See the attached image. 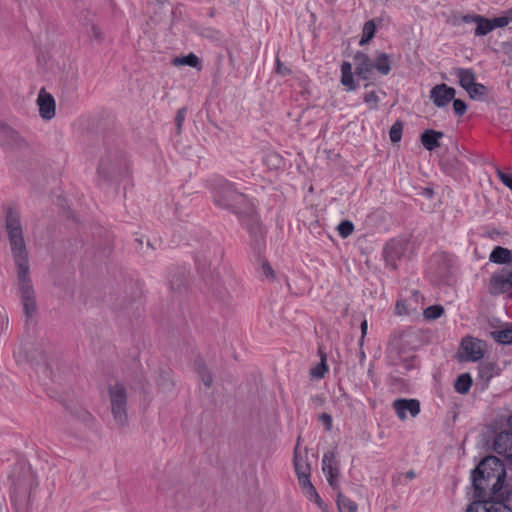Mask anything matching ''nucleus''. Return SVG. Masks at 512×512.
<instances>
[{
    "instance_id": "obj_20",
    "label": "nucleus",
    "mask_w": 512,
    "mask_h": 512,
    "mask_svg": "<svg viewBox=\"0 0 512 512\" xmlns=\"http://www.w3.org/2000/svg\"><path fill=\"white\" fill-rule=\"evenodd\" d=\"M374 70L379 72L381 75H387L389 74L391 70V61L390 56L386 53L380 52L377 53L374 61Z\"/></svg>"
},
{
    "instance_id": "obj_23",
    "label": "nucleus",
    "mask_w": 512,
    "mask_h": 512,
    "mask_svg": "<svg viewBox=\"0 0 512 512\" xmlns=\"http://www.w3.org/2000/svg\"><path fill=\"white\" fill-rule=\"evenodd\" d=\"M173 65H175V66L186 65V66H190V67H194V68H200V60L195 54L190 53L187 56L174 58Z\"/></svg>"
},
{
    "instance_id": "obj_42",
    "label": "nucleus",
    "mask_w": 512,
    "mask_h": 512,
    "mask_svg": "<svg viewBox=\"0 0 512 512\" xmlns=\"http://www.w3.org/2000/svg\"><path fill=\"white\" fill-rule=\"evenodd\" d=\"M507 424L510 428V431L509 433H512V414L509 416L508 420H507Z\"/></svg>"
},
{
    "instance_id": "obj_46",
    "label": "nucleus",
    "mask_w": 512,
    "mask_h": 512,
    "mask_svg": "<svg viewBox=\"0 0 512 512\" xmlns=\"http://www.w3.org/2000/svg\"><path fill=\"white\" fill-rule=\"evenodd\" d=\"M511 21H512V9L509 10Z\"/></svg>"
},
{
    "instance_id": "obj_16",
    "label": "nucleus",
    "mask_w": 512,
    "mask_h": 512,
    "mask_svg": "<svg viewBox=\"0 0 512 512\" xmlns=\"http://www.w3.org/2000/svg\"><path fill=\"white\" fill-rule=\"evenodd\" d=\"M354 60L356 74L363 79H368L374 71L373 61L368 55L360 52L355 55Z\"/></svg>"
},
{
    "instance_id": "obj_9",
    "label": "nucleus",
    "mask_w": 512,
    "mask_h": 512,
    "mask_svg": "<svg viewBox=\"0 0 512 512\" xmlns=\"http://www.w3.org/2000/svg\"><path fill=\"white\" fill-rule=\"evenodd\" d=\"M456 90L446 84H438L430 91V99L436 107L447 106L455 97Z\"/></svg>"
},
{
    "instance_id": "obj_6",
    "label": "nucleus",
    "mask_w": 512,
    "mask_h": 512,
    "mask_svg": "<svg viewBox=\"0 0 512 512\" xmlns=\"http://www.w3.org/2000/svg\"><path fill=\"white\" fill-rule=\"evenodd\" d=\"M488 287L493 295L510 292L512 290V263L493 272Z\"/></svg>"
},
{
    "instance_id": "obj_14",
    "label": "nucleus",
    "mask_w": 512,
    "mask_h": 512,
    "mask_svg": "<svg viewBox=\"0 0 512 512\" xmlns=\"http://www.w3.org/2000/svg\"><path fill=\"white\" fill-rule=\"evenodd\" d=\"M494 450L512 463V433L501 432L494 440Z\"/></svg>"
},
{
    "instance_id": "obj_41",
    "label": "nucleus",
    "mask_w": 512,
    "mask_h": 512,
    "mask_svg": "<svg viewBox=\"0 0 512 512\" xmlns=\"http://www.w3.org/2000/svg\"><path fill=\"white\" fill-rule=\"evenodd\" d=\"M183 119H184L183 111H179L177 114V118H176L178 126L181 125V122L183 121Z\"/></svg>"
},
{
    "instance_id": "obj_21",
    "label": "nucleus",
    "mask_w": 512,
    "mask_h": 512,
    "mask_svg": "<svg viewBox=\"0 0 512 512\" xmlns=\"http://www.w3.org/2000/svg\"><path fill=\"white\" fill-rule=\"evenodd\" d=\"M456 76L459 79L460 86L467 90L475 83V75L470 69H457Z\"/></svg>"
},
{
    "instance_id": "obj_18",
    "label": "nucleus",
    "mask_w": 512,
    "mask_h": 512,
    "mask_svg": "<svg viewBox=\"0 0 512 512\" xmlns=\"http://www.w3.org/2000/svg\"><path fill=\"white\" fill-rule=\"evenodd\" d=\"M443 137V133L435 130H426L421 135L422 145L429 151L440 146L439 140Z\"/></svg>"
},
{
    "instance_id": "obj_36",
    "label": "nucleus",
    "mask_w": 512,
    "mask_h": 512,
    "mask_svg": "<svg viewBox=\"0 0 512 512\" xmlns=\"http://www.w3.org/2000/svg\"><path fill=\"white\" fill-rule=\"evenodd\" d=\"M198 373L201 375L202 381L204 382V384L206 386H209L212 382L211 375L208 372H205L202 367H199Z\"/></svg>"
},
{
    "instance_id": "obj_40",
    "label": "nucleus",
    "mask_w": 512,
    "mask_h": 512,
    "mask_svg": "<svg viewBox=\"0 0 512 512\" xmlns=\"http://www.w3.org/2000/svg\"><path fill=\"white\" fill-rule=\"evenodd\" d=\"M367 321L364 320L362 323H361V332H362V337L366 334L367 332Z\"/></svg>"
},
{
    "instance_id": "obj_3",
    "label": "nucleus",
    "mask_w": 512,
    "mask_h": 512,
    "mask_svg": "<svg viewBox=\"0 0 512 512\" xmlns=\"http://www.w3.org/2000/svg\"><path fill=\"white\" fill-rule=\"evenodd\" d=\"M506 471L503 463L495 456L484 458L472 474L474 497L485 496L486 489L496 495L503 487Z\"/></svg>"
},
{
    "instance_id": "obj_44",
    "label": "nucleus",
    "mask_w": 512,
    "mask_h": 512,
    "mask_svg": "<svg viewBox=\"0 0 512 512\" xmlns=\"http://www.w3.org/2000/svg\"><path fill=\"white\" fill-rule=\"evenodd\" d=\"M283 67H282V64L280 63L279 60H277V72L278 73H283Z\"/></svg>"
},
{
    "instance_id": "obj_45",
    "label": "nucleus",
    "mask_w": 512,
    "mask_h": 512,
    "mask_svg": "<svg viewBox=\"0 0 512 512\" xmlns=\"http://www.w3.org/2000/svg\"><path fill=\"white\" fill-rule=\"evenodd\" d=\"M396 309H397V312L400 314L401 311H400V304L399 303L396 305Z\"/></svg>"
},
{
    "instance_id": "obj_33",
    "label": "nucleus",
    "mask_w": 512,
    "mask_h": 512,
    "mask_svg": "<svg viewBox=\"0 0 512 512\" xmlns=\"http://www.w3.org/2000/svg\"><path fill=\"white\" fill-rule=\"evenodd\" d=\"M299 484L309 500H311L314 497V495L317 494V491L315 490L310 480H306Z\"/></svg>"
},
{
    "instance_id": "obj_25",
    "label": "nucleus",
    "mask_w": 512,
    "mask_h": 512,
    "mask_svg": "<svg viewBox=\"0 0 512 512\" xmlns=\"http://www.w3.org/2000/svg\"><path fill=\"white\" fill-rule=\"evenodd\" d=\"M495 341L501 344H512V327L503 328L492 332Z\"/></svg>"
},
{
    "instance_id": "obj_10",
    "label": "nucleus",
    "mask_w": 512,
    "mask_h": 512,
    "mask_svg": "<svg viewBox=\"0 0 512 512\" xmlns=\"http://www.w3.org/2000/svg\"><path fill=\"white\" fill-rule=\"evenodd\" d=\"M39 115L43 120H51L56 114V104L53 96L45 89L39 91L37 97Z\"/></svg>"
},
{
    "instance_id": "obj_30",
    "label": "nucleus",
    "mask_w": 512,
    "mask_h": 512,
    "mask_svg": "<svg viewBox=\"0 0 512 512\" xmlns=\"http://www.w3.org/2000/svg\"><path fill=\"white\" fill-rule=\"evenodd\" d=\"M380 98L375 91L367 92L364 95V102L369 106L370 109L374 110L377 108Z\"/></svg>"
},
{
    "instance_id": "obj_35",
    "label": "nucleus",
    "mask_w": 512,
    "mask_h": 512,
    "mask_svg": "<svg viewBox=\"0 0 512 512\" xmlns=\"http://www.w3.org/2000/svg\"><path fill=\"white\" fill-rule=\"evenodd\" d=\"M499 179L501 180V182L507 186L510 190H512V176L502 172V171H498L497 173Z\"/></svg>"
},
{
    "instance_id": "obj_26",
    "label": "nucleus",
    "mask_w": 512,
    "mask_h": 512,
    "mask_svg": "<svg viewBox=\"0 0 512 512\" xmlns=\"http://www.w3.org/2000/svg\"><path fill=\"white\" fill-rule=\"evenodd\" d=\"M376 32V25L374 21H368L364 24L363 30H362V37L359 41V44L361 46L367 44L375 35Z\"/></svg>"
},
{
    "instance_id": "obj_37",
    "label": "nucleus",
    "mask_w": 512,
    "mask_h": 512,
    "mask_svg": "<svg viewBox=\"0 0 512 512\" xmlns=\"http://www.w3.org/2000/svg\"><path fill=\"white\" fill-rule=\"evenodd\" d=\"M311 501H313L319 508L325 509V504L318 493L314 495Z\"/></svg>"
},
{
    "instance_id": "obj_5",
    "label": "nucleus",
    "mask_w": 512,
    "mask_h": 512,
    "mask_svg": "<svg viewBox=\"0 0 512 512\" xmlns=\"http://www.w3.org/2000/svg\"><path fill=\"white\" fill-rule=\"evenodd\" d=\"M110 406L114 421L119 426L127 423V393L123 384L115 383L109 388Z\"/></svg>"
},
{
    "instance_id": "obj_39",
    "label": "nucleus",
    "mask_w": 512,
    "mask_h": 512,
    "mask_svg": "<svg viewBox=\"0 0 512 512\" xmlns=\"http://www.w3.org/2000/svg\"><path fill=\"white\" fill-rule=\"evenodd\" d=\"M321 419L324 423H326L329 427L331 426V422H332V419L330 417V415L328 414H322L321 415Z\"/></svg>"
},
{
    "instance_id": "obj_12",
    "label": "nucleus",
    "mask_w": 512,
    "mask_h": 512,
    "mask_svg": "<svg viewBox=\"0 0 512 512\" xmlns=\"http://www.w3.org/2000/svg\"><path fill=\"white\" fill-rule=\"evenodd\" d=\"M0 144L6 148L15 149L22 147L25 142L20 134L12 127L0 124Z\"/></svg>"
},
{
    "instance_id": "obj_19",
    "label": "nucleus",
    "mask_w": 512,
    "mask_h": 512,
    "mask_svg": "<svg viewBox=\"0 0 512 512\" xmlns=\"http://www.w3.org/2000/svg\"><path fill=\"white\" fill-rule=\"evenodd\" d=\"M341 83L346 87L347 91H354L356 89L352 65L349 62H343L341 65Z\"/></svg>"
},
{
    "instance_id": "obj_1",
    "label": "nucleus",
    "mask_w": 512,
    "mask_h": 512,
    "mask_svg": "<svg viewBox=\"0 0 512 512\" xmlns=\"http://www.w3.org/2000/svg\"><path fill=\"white\" fill-rule=\"evenodd\" d=\"M6 231L17 270V292L27 317L36 313V300L30 278L28 252L23 238L19 214L9 210L6 214Z\"/></svg>"
},
{
    "instance_id": "obj_32",
    "label": "nucleus",
    "mask_w": 512,
    "mask_h": 512,
    "mask_svg": "<svg viewBox=\"0 0 512 512\" xmlns=\"http://www.w3.org/2000/svg\"><path fill=\"white\" fill-rule=\"evenodd\" d=\"M390 140L393 143H397L401 140L402 126L399 123H395L389 131Z\"/></svg>"
},
{
    "instance_id": "obj_28",
    "label": "nucleus",
    "mask_w": 512,
    "mask_h": 512,
    "mask_svg": "<svg viewBox=\"0 0 512 512\" xmlns=\"http://www.w3.org/2000/svg\"><path fill=\"white\" fill-rule=\"evenodd\" d=\"M327 370L328 368L326 365V358L322 356L321 362L311 369L310 374L313 378H322L327 372Z\"/></svg>"
},
{
    "instance_id": "obj_4",
    "label": "nucleus",
    "mask_w": 512,
    "mask_h": 512,
    "mask_svg": "<svg viewBox=\"0 0 512 512\" xmlns=\"http://www.w3.org/2000/svg\"><path fill=\"white\" fill-rule=\"evenodd\" d=\"M465 23H474L476 25L474 35L485 36L496 28L506 27L511 21L509 10L502 16L493 19L485 18L477 14H467L462 17Z\"/></svg>"
},
{
    "instance_id": "obj_27",
    "label": "nucleus",
    "mask_w": 512,
    "mask_h": 512,
    "mask_svg": "<svg viewBox=\"0 0 512 512\" xmlns=\"http://www.w3.org/2000/svg\"><path fill=\"white\" fill-rule=\"evenodd\" d=\"M466 91L469 94L470 98L475 100L483 99L487 93L486 87L483 84L476 82L472 86H470Z\"/></svg>"
},
{
    "instance_id": "obj_38",
    "label": "nucleus",
    "mask_w": 512,
    "mask_h": 512,
    "mask_svg": "<svg viewBox=\"0 0 512 512\" xmlns=\"http://www.w3.org/2000/svg\"><path fill=\"white\" fill-rule=\"evenodd\" d=\"M262 269L266 276H272L273 270L268 264H263Z\"/></svg>"
},
{
    "instance_id": "obj_8",
    "label": "nucleus",
    "mask_w": 512,
    "mask_h": 512,
    "mask_svg": "<svg viewBox=\"0 0 512 512\" xmlns=\"http://www.w3.org/2000/svg\"><path fill=\"white\" fill-rule=\"evenodd\" d=\"M466 512H512L502 501L485 499L484 496L475 500L466 508Z\"/></svg>"
},
{
    "instance_id": "obj_15",
    "label": "nucleus",
    "mask_w": 512,
    "mask_h": 512,
    "mask_svg": "<svg viewBox=\"0 0 512 512\" xmlns=\"http://www.w3.org/2000/svg\"><path fill=\"white\" fill-rule=\"evenodd\" d=\"M294 467L299 483L310 480V465L307 461L306 453H302L298 446L294 453Z\"/></svg>"
},
{
    "instance_id": "obj_43",
    "label": "nucleus",
    "mask_w": 512,
    "mask_h": 512,
    "mask_svg": "<svg viewBox=\"0 0 512 512\" xmlns=\"http://www.w3.org/2000/svg\"><path fill=\"white\" fill-rule=\"evenodd\" d=\"M93 33H94V36H95L96 38H99V37H100V35H101V33H100L99 29H98V28H96V27H93Z\"/></svg>"
},
{
    "instance_id": "obj_29",
    "label": "nucleus",
    "mask_w": 512,
    "mask_h": 512,
    "mask_svg": "<svg viewBox=\"0 0 512 512\" xmlns=\"http://www.w3.org/2000/svg\"><path fill=\"white\" fill-rule=\"evenodd\" d=\"M338 233L342 238H347L353 233L354 225L350 221H342L337 227Z\"/></svg>"
},
{
    "instance_id": "obj_11",
    "label": "nucleus",
    "mask_w": 512,
    "mask_h": 512,
    "mask_svg": "<svg viewBox=\"0 0 512 512\" xmlns=\"http://www.w3.org/2000/svg\"><path fill=\"white\" fill-rule=\"evenodd\" d=\"M393 408L400 420H405L408 414L415 417L420 412V404L415 399H397L393 403Z\"/></svg>"
},
{
    "instance_id": "obj_22",
    "label": "nucleus",
    "mask_w": 512,
    "mask_h": 512,
    "mask_svg": "<svg viewBox=\"0 0 512 512\" xmlns=\"http://www.w3.org/2000/svg\"><path fill=\"white\" fill-rule=\"evenodd\" d=\"M472 385V378L468 373L461 374L457 377L454 388L460 394H466Z\"/></svg>"
},
{
    "instance_id": "obj_24",
    "label": "nucleus",
    "mask_w": 512,
    "mask_h": 512,
    "mask_svg": "<svg viewBox=\"0 0 512 512\" xmlns=\"http://www.w3.org/2000/svg\"><path fill=\"white\" fill-rule=\"evenodd\" d=\"M337 505L339 512H357V505L354 501L348 499L341 493L337 497Z\"/></svg>"
},
{
    "instance_id": "obj_31",
    "label": "nucleus",
    "mask_w": 512,
    "mask_h": 512,
    "mask_svg": "<svg viewBox=\"0 0 512 512\" xmlns=\"http://www.w3.org/2000/svg\"><path fill=\"white\" fill-rule=\"evenodd\" d=\"M443 313V308L441 306H430L424 310V316L427 319H437Z\"/></svg>"
},
{
    "instance_id": "obj_34",
    "label": "nucleus",
    "mask_w": 512,
    "mask_h": 512,
    "mask_svg": "<svg viewBox=\"0 0 512 512\" xmlns=\"http://www.w3.org/2000/svg\"><path fill=\"white\" fill-rule=\"evenodd\" d=\"M453 110L456 115H463L467 110V105L460 99H453Z\"/></svg>"
},
{
    "instance_id": "obj_13",
    "label": "nucleus",
    "mask_w": 512,
    "mask_h": 512,
    "mask_svg": "<svg viewBox=\"0 0 512 512\" xmlns=\"http://www.w3.org/2000/svg\"><path fill=\"white\" fill-rule=\"evenodd\" d=\"M322 470L330 486L336 488L338 486L339 472L334 454L332 452H327L324 454L322 459Z\"/></svg>"
},
{
    "instance_id": "obj_2",
    "label": "nucleus",
    "mask_w": 512,
    "mask_h": 512,
    "mask_svg": "<svg viewBox=\"0 0 512 512\" xmlns=\"http://www.w3.org/2000/svg\"><path fill=\"white\" fill-rule=\"evenodd\" d=\"M213 201L217 206L235 213L251 233L258 232L259 217L254 202L238 192L233 183L222 181L213 192Z\"/></svg>"
},
{
    "instance_id": "obj_47",
    "label": "nucleus",
    "mask_w": 512,
    "mask_h": 512,
    "mask_svg": "<svg viewBox=\"0 0 512 512\" xmlns=\"http://www.w3.org/2000/svg\"><path fill=\"white\" fill-rule=\"evenodd\" d=\"M490 238L495 239V237H494V233H491V234H490Z\"/></svg>"
},
{
    "instance_id": "obj_17",
    "label": "nucleus",
    "mask_w": 512,
    "mask_h": 512,
    "mask_svg": "<svg viewBox=\"0 0 512 512\" xmlns=\"http://www.w3.org/2000/svg\"><path fill=\"white\" fill-rule=\"evenodd\" d=\"M489 261L499 265H510L512 264V251L502 246H496L489 255Z\"/></svg>"
},
{
    "instance_id": "obj_7",
    "label": "nucleus",
    "mask_w": 512,
    "mask_h": 512,
    "mask_svg": "<svg viewBox=\"0 0 512 512\" xmlns=\"http://www.w3.org/2000/svg\"><path fill=\"white\" fill-rule=\"evenodd\" d=\"M458 355L464 361H478L484 355V344L473 337H466L461 342Z\"/></svg>"
}]
</instances>
